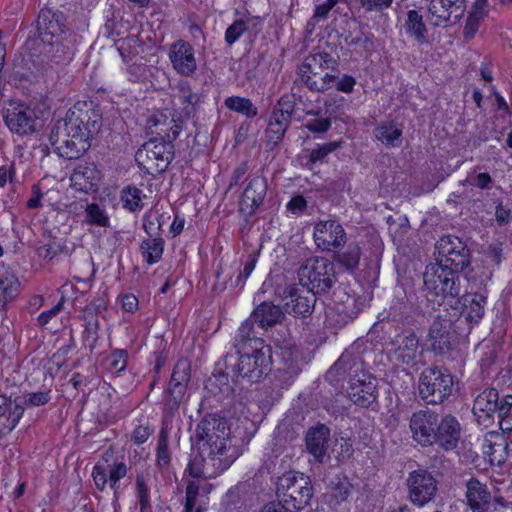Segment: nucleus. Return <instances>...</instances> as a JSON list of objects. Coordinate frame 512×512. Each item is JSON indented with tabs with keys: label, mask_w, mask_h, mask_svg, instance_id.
<instances>
[{
	"label": "nucleus",
	"mask_w": 512,
	"mask_h": 512,
	"mask_svg": "<svg viewBox=\"0 0 512 512\" xmlns=\"http://www.w3.org/2000/svg\"><path fill=\"white\" fill-rule=\"evenodd\" d=\"M144 195L142 190L135 186H127L121 192L123 208L130 212H137L143 209Z\"/></svg>",
	"instance_id": "a18cd8bd"
},
{
	"label": "nucleus",
	"mask_w": 512,
	"mask_h": 512,
	"mask_svg": "<svg viewBox=\"0 0 512 512\" xmlns=\"http://www.w3.org/2000/svg\"><path fill=\"white\" fill-rule=\"evenodd\" d=\"M23 413V405L0 395V418L3 419L2 425L7 432H11L17 426Z\"/></svg>",
	"instance_id": "f704fd0d"
},
{
	"label": "nucleus",
	"mask_w": 512,
	"mask_h": 512,
	"mask_svg": "<svg viewBox=\"0 0 512 512\" xmlns=\"http://www.w3.org/2000/svg\"><path fill=\"white\" fill-rule=\"evenodd\" d=\"M406 485L409 500L418 507H423L431 502L438 491L437 480L425 469L410 472L406 479Z\"/></svg>",
	"instance_id": "f8f14e48"
},
{
	"label": "nucleus",
	"mask_w": 512,
	"mask_h": 512,
	"mask_svg": "<svg viewBox=\"0 0 512 512\" xmlns=\"http://www.w3.org/2000/svg\"><path fill=\"white\" fill-rule=\"evenodd\" d=\"M438 262L445 267L463 271L470 264V251L466 244L456 236H443L437 243Z\"/></svg>",
	"instance_id": "ddd939ff"
},
{
	"label": "nucleus",
	"mask_w": 512,
	"mask_h": 512,
	"mask_svg": "<svg viewBox=\"0 0 512 512\" xmlns=\"http://www.w3.org/2000/svg\"><path fill=\"white\" fill-rule=\"evenodd\" d=\"M294 106L295 105L291 96L283 95L273 108L272 113H283V117L291 121V117L294 112Z\"/></svg>",
	"instance_id": "052dcab7"
},
{
	"label": "nucleus",
	"mask_w": 512,
	"mask_h": 512,
	"mask_svg": "<svg viewBox=\"0 0 512 512\" xmlns=\"http://www.w3.org/2000/svg\"><path fill=\"white\" fill-rule=\"evenodd\" d=\"M267 193V181L262 176H255L250 179L246 186L241 198V210L247 211L248 214L254 211L261 205Z\"/></svg>",
	"instance_id": "c85d7f7f"
},
{
	"label": "nucleus",
	"mask_w": 512,
	"mask_h": 512,
	"mask_svg": "<svg viewBox=\"0 0 512 512\" xmlns=\"http://www.w3.org/2000/svg\"><path fill=\"white\" fill-rule=\"evenodd\" d=\"M352 484L346 477L335 476L328 484L326 493L327 502L330 507L337 508L346 502L351 494Z\"/></svg>",
	"instance_id": "72a5a7b5"
},
{
	"label": "nucleus",
	"mask_w": 512,
	"mask_h": 512,
	"mask_svg": "<svg viewBox=\"0 0 512 512\" xmlns=\"http://www.w3.org/2000/svg\"><path fill=\"white\" fill-rule=\"evenodd\" d=\"M298 279L315 296L329 292L337 281L333 262L324 257L307 259L298 269Z\"/></svg>",
	"instance_id": "39448f33"
},
{
	"label": "nucleus",
	"mask_w": 512,
	"mask_h": 512,
	"mask_svg": "<svg viewBox=\"0 0 512 512\" xmlns=\"http://www.w3.org/2000/svg\"><path fill=\"white\" fill-rule=\"evenodd\" d=\"M501 404L502 397L498 390L494 387H485L475 395L472 412L479 424L487 425L492 421L494 414L499 413Z\"/></svg>",
	"instance_id": "4be33fe9"
},
{
	"label": "nucleus",
	"mask_w": 512,
	"mask_h": 512,
	"mask_svg": "<svg viewBox=\"0 0 512 512\" xmlns=\"http://www.w3.org/2000/svg\"><path fill=\"white\" fill-rule=\"evenodd\" d=\"M142 257L149 265L159 262L164 252V240L161 237L144 239L140 245Z\"/></svg>",
	"instance_id": "79ce46f5"
},
{
	"label": "nucleus",
	"mask_w": 512,
	"mask_h": 512,
	"mask_svg": "<svg viewBox=\"0 0 512 512\" xmlns=\"http://www.w3.org/2000/svg\"><path fill=\"white\" fill-rule=\"evenodd\" d=\"M42 63L43 66L38 70V74L43 77H51L54 66L68 64L74 56V43L72 35H64L62 38L53 39L42 43Z\"/></svg>",
	"instance_id": "9d476101"
},
{
	"label": "nucleus",
	"mask_w": 512,
	"mask_h": 512,
	"mask_svg": "<svg viewBox=\"0 0 512 512\" xmlns=\"http://www.w3.org/2000/svg\"><path fill=\"white\" fill-rule=\"evenodd\" d=\"M277 492L282 495V504L295 510L305 508L313 496L309 479L303 474L287 473L278 483Z\"/></svg>",
	"instance_id": "1a4fd4ad"
},
{
	"label": "nucleus",
	"mask_w": 512,
	"mask_h": 512,
	"mask_svg": "<svg viewBox=\"0 0 512 512\" xmlns=\"http://www.w3.org/2000/svg\"><path fill=\"white\" fill-rule=\"evenodd\" d=\"M306 447L319 463H325L329 459L328 450L331 445L330 429L320 424L312 427L306 434Z\"/></svg>",
	"instance_id": "393cba45"
},
{
	"label": "nucleus",
	"mask_w": 512,
	"mask_h": 512,
	"mask_svg": "<svg viewBox=\"0 0 512 512\" xmlns=\"http://www.w3.org/2000/svg\"><path fill=\"white\" fill-rule=\"evenodd\" d=\"M254 323L256 322L251 315L250 318L246 319L239 327L237 335L234 338V347L236 351H243L244 349L252 348L253 340H263L253 333Z\"/></svg>",
	"instance_id": "37998d69"
},
{
	"label": "nucleus",
	"mask_w": 512,
	"mask_h": 512,
	"mask_svg": "<svg viewBox=\"0 0 512 512\" xmlns=\"http://www.w3.org/2000/svg\"><path fill=\"white\" fill-rule=\"evenodd\" d=\"M461 435V426L456 417L448 414L438 420L433 443L438 444L445 451L457 447Z\"/></svg>",
	"instance_id": "a878e982"
},
{
	"label": "nucleus",
	"mask_w": 512,
	"mask_h": 512,
	"mask_svg": "<svg viewBox=\"0 0 512 512\" xmlns=\"http://www.w3.org/2000/svg\"><path fill=\"white\" fill-rule=\"evenodd\" d=\"M437 425L438 414L429 409L414 412L409 423L413 439L422 446L433 444Z\"/></svg>",
	"instance_id": "a211bd4d"
},
{
	"label": "nucleus",
	"mask_w": 512,
	"mask_h": 512,
	"mask_svg": "<svg viewBox=\"0 0 512 512\" xmlns=\"http://www.w3.org/2000/svg\"><path fill=\"white\" fill-rule=\"evenodd\" d=\"M101 120V115L94 109L74 107L53 126L49 137L51 145L59 156L78 159L90 148V139L99 132Z\"/></svg>",
	"instance_id": "f257e3e1"
},
{
	"label": "nucleus",
	"mask_w": 512,
	"mask_h": 512,
	"mask_svg": "<svg viewBox=\"0 0 512 512\" xmlns=\"http://www.w3.org/2000/svg\"><path fill=\"white\" fill-rule=\"evenodd\" d=\"M392 345V356L397 363L414 370L424 365V352L420 348L419 338L413 331L397 335Z\"/></svg>",
	"instance_id": "9b49d317"
},
{
	"label": "nucleus",
	"mask_w": 512,
	"mask_h": 512,
	"mask_svg": "<svg viewBox=\"0 0 512 512\" xmlns=\"http://www.w3.org/2000/svg\"><path fill=\"white\" fill-rule=\"evenodd\" d=\"M280 363L283 365L278 368L279 373L283 375L285 380H292L301 371L300 368V352L296 346L285 344L279 348L277 352Z\"/></svg>",
	"instance_id": "7c9ffc66"
},
{
	"label": "nucleus",
	"mask_w": 512,
	"mask_h": 512,
	"mask_svg": "<svg viewBox=\"0 0 512 512\" xmlns=\"http://www.w3.org/2000/svg\"><path fill=\"white\" fill-rule=\"evenodd\" d=\"M98 338V323L89 322L84 330L83 340L85 344L89 347L90 351H93V349L96 347Z\"/></svg>",
	"instance_id": "69168bd1"
},
{
	"label": "nucleus",
	"mask_w": 512,
	"mask_h": 512,
	"mask_svg": "<svg viewBox=\"0 0 512 512\" xmlns=\"http://www.w3.org/2000/svg\"><path fill=\"white\" fill-rule=\"evenodd\" d=\"M176 90L181 118H185V120L193 118L201 102V95L193 91L188 80H180L176 85Z\"/></svg>",
	"instance_id": "c756f323"
},
{
	"label": "nucleus",
	"mask_w": 512,
	"mask_h": 512,
	"mask_svg": "<svg viewBox=\"0 0 512 512\" xmlns=\"http://www.w3.org/2000/svg\"><path fill=\"white\" fill-rule=\"evenodd\" d=\"M136 490L140 504V512H144L150 507L149 488L144 474L136 476Z\"/></svg>",
	"instance_id": "6e6d98bb"
},
{
	"label": "nucleus",
	"mask_w": 512,
	"mask_h": 512,
	"mask_svg": "<svg viewBox=\"0 0 512 512\" xmlns=\"http://www.w3.org/2000/svg\"><path fill=\"white\" fill-rule=\"evenodd\" d=\"M507 450V444H497L490 443L488 446V450L485 451L487 456L489 457V462L491 464H501L505 461V452Z\"/></svg>",
	"instance_id": "bf43d9fd"
},
{
	"label": "nucleus",
	"mask_w": 512,
	"mask_h": 512,
	"mask_svg": "<svg viewBox=\"0 0 512 512\" xmlns=\"http://www.w3.org/2000/svg\"><path fill=\"white\" fill-rule=\"evenodd\" d=\"M205 457H207V455L199 454V457L196 456L194 459H192L189 462L187 471L189 472L190 476H192L193 478L205 477V472H204V465L206 463Z\"/></svg>",
	"instance_id": "e2e57ef3"
},
{
	"label": "nucleus",
	"mask_w": 512,
	"mask_h": 512,
	"mask_svg": "<svg viewBox=\"0 0 512 512\" xmlns=\"http://www.w3.org/2000/svg\"><path fill=\"white\" fill-rule=\"evenodd\" d=\"M224 105L229 110L242 114L247 118H254L258 114L257 107L250 99L245 97L229 96L224 100Z\"/></svg>",
	"instance_id": "c03bdc74"
},
{
	"label": "nucleus",
	"mask_w": 512,
	"mask_h": 512,
	"mask_svg": "<svg viewBox=\"0 0 512 512\" xmlns=\"http://www.w3.org/2000/svg\"><path fill=\"white\" fill-rule=\"evenodd\" d=\"M3 119L12 133L28 135L36 130L35 111L22 103L10 104L4 111Z\"/></svg>",
	"instance_id": "f3484780"
},
{
	"label": "nucleus",
	"mask_w": 512,
	"mask_h": 512,
	"mask_svg": "<svg viewBox=\"0 0 512 512\" xmlns=\"http://www.w3.org/2000/svg\"><path fill=\"white\" fill-rule=\"evenodd\" d=\"M65 16L60 11L44 8L38 16L37 28L42 43L64 37Z\"/></svg>",
	"instance_id": "b1692460"
},
{
	"label": "nucleus",
	"mask_w": 512,
	"mask_h": 512,
	"mask_svg": "<svg viewBox=\"0 0 512 512\" xmlns=\"http://www.w3.org/2000/svg\"><path fill=\"white\" fill-rule=\"evenodd\" d=\"M339 148L338 142L326 143L309 152V164L323 163L327 156Z\"/></svg>",
	"instance_id": "5fc2aeb1"
},
{
	"label": "nucleus",
	"mask_w": 512,
	"mask_h": 512,
	"mask_svg": "<svg viewBox=\"0 0 512 512\" xmlns=\"http://www.w3.org/2000/svg\"><path fill=\"white\" fill-rule=\"evenodd\" d=\"M459 302L464 307L467 320L474 324L479 323L485 312L486 297L480 293L465 294L460 297Z\"/></svg>",
	"instance_id": "4c0bfd02"
},
{
	"label": "nucleus",
	"mask_w": 512,
	"mask_h": 512,
	"mask_svg": "<svg viewBox=\"0 0 512 512\" xmlns=\"http://www.w3.org/2000/svg\"><path fill=\"white\" fill-rule=\"evenodd\" d=\"M252 318L261 328H268L281 323L284 319V312L272 302H262L254 309Z\"/></svg>",
	"instance_id": "473e14b6"
},
{
	"label": "nucleus",
	"mask_w": 512,
	"mask_h": 512,
	"mask_svg": "<svg viewBox=\"0 0 512 512\" xmlns=\"http://www.w3.org/2000/svg\"><path fill=\"white\" fill-rule=\"evenodd\" d=\"M253 341L252 348L237 351L239 357L236 362L233 355H227L225 357L226 372L214 375L208 380L207 387L215 396L228 398L234 394L235 389L228 382L229 375L235 383L240 380L258 382L270 369V347L265 345L264 340Z\"/></svg>",
	"instance_id": "f03ea898"
},
{
	"label": "nucleus",
	"mask_w": 512,
	"mask_h": 512,
	"mask_svg": "<svg viewBox=\"0 0 512 512\" xmlns=\"http://www.w3.org/2000/svg\"><path fill=\"white\" fill-rule=\"evenodd\" d=\"M360 258L361 248L357 243H350L344 251L337 250L333 256V260L350 273L357 270Z\"/></svg>",
	"instance_id": "a19ab883"
},
{
	"label": "nucleus",
	"mask_w": 512,
	"mask_h": 512,
	"mask_svg": "<svg viewBox=\"0 0 512 512\" xmlns=\"http://www.w3.org/2000/svg\"><path fill=\"white\" fill-rule=\"evenodd\" d=\"M168 57L172 68L181 76H192L197 69L194 48L185 40H177L169 47Z\"/></svg>",
	"instance_id": "412c9836"
},
{
	"label": "nucleus",
	"mask_w": 512,
	"mask_h": 512,
	"mask_svg": "<svg viewBox=\"0 0 512 512\" xmlns=\"http://www.w3.org/2000/svg\"><path fill=\"white\" fill-rule=\"evenodd\" d=\"M189 371V364L185 361L178 362L174 367L168 388L164 395L165 406L171 412L178 410L180 404L185 399L187 385L190 381Z\"/></svg>",
	"instance_id": "dca6fc26"
},
{
	"label": "nucleus",
	"mask_w": 512,
	"mask_h": 512,
	"mask_svg": "<svg viewBox=\"0 0 512 512\" xmlns=\"http://www.w3.org/2000/svg\"><path fill=\"white\" fill-rule=\"evenodd\" d=\"M367 373L360 353L350 348L345 350L327 371L326 378L336 384L345 379H348V383H350L351 378H358Z\"/></svg>",
	"instance_id": "4468645a"
},
{
	"label": "nucleus",
	"mask_w": 512,
	"mask_h": 512,
	"mask_svg": "<svg viewBox=\"0 0 512 512\" xmlns=\"http://www.w3.org/2000/svg\"><path fill=\"white\" fill-rule=\"evenodd\" d=\"M338 61L329 52L314 49L298 67L300 82L312 92H324L333 87L336 75L329 70H336Z\"/></svg>",
	"instance_id": "20e7f679"
},
{
	"label": "nucleus",
	"mask_w": 512,
	"mask_h": 512,
	"mask_svg": "<svg viewBox=\"0 0 512 512\" xmlns=\"http://www.w3.org/2000/svg\"><path fill=\"white\" fill-rule=\"evenodd\" d=\"M86 222L100 227L109 226V217L106 211L96 203L88 204L85 210Z\"/></svg>",
	"instance_id": "09e8293b"
},
{
	"label": "nucleus",
	"mask_w": 512,
	"mask_h": 512,
	"mask_svg": "<svg viewBox=\"0 0 512 512\" xmlns=\"http://www.w3.org/2000/svg\"><path fill=\"white\" fill-rule=\"evenodd\" d=\"M453 385V376L446 369L429 367L419 377V395L429 404H440L452 394Z\"/></svg>",
	"instance_id": "6e6552de"
},
{
	"label": "nucleus",
	"mask_w": 512,
	"mask_h": 512,
	"mask_svg": "<svg viewBox=\"0 0 512 512\" xmlns=\"http://www.w3.org/2000/svg\"><path fill=\"white\" fill-rule=\"evenodd\" d=\"M174 158V144L164 139H150L138 149L135 160L139 168L150 175L167 170Z\"/></svg>",
	"instance_id": "0eeeda50"
},
{
	"label": "nucleus",
	"mask_w": 512,
	"mask_h": 512,
	"mask_svg": "<svg viewBox=\"0 0 512 512\" xmlns=\"http://www.w3.org/2000/svg\"><path fill=\"white\" fill-rule=\"evenodd\" d=\"M128 468L124 462L115 463L109 471V484L113 490L117 489L120 479L127 475Z\"/></svg>",
	"instance_id": "680f3d73"
},
{
	"label": "nucleus",
	"mask_w": 512,
	"mask_h": 512,
	"mask_svg": "<svg viewBox=\"0 0 512 512\" xmlns=\"http://www.w3.org/2000/svg\"><path fill=\"white\" fill-rule=\"evenodd\" d=\"M191 444L199 454L207 455L212 466L227 469L236 459L235 448L230 445V428L224 417L205 415L191 435Z\"/></svg>",
	"instance_id": "7ed1b4c3"
},
{
	"label": "nucleus",
	"mask_w": 512,
	"mask_h": 512,
	"mask_svg": "<svg viewBox=\"0 0 512 512\" xmlns=\"http://www.w3.org/2000/svg\"><path fill=\"white\" fill-rule=\"evenodd\" d=\"M305 127L312 133H324L331 127L330 118H317L309 120Z\"/></svg>",
	"instance_id": "774afa93"
},
{
	"label": "nucleus",
	"mask_w": 512,
	"mask_h": 512,
	"mask_svg": "<svg viewBox=\"0 0 512 512\" xmlns=\"http://www.w3.org/2000/svg\"><path fill=\"white\" fill-rule=\"evenodd\" d=\"M50 399V390L31 392L24 394L23 404L26 407H39L47 404Z\"/></svg>",
	"instance_id": "4d7b16f0"
},
{
	"label": "nucleus",
	"mask_w": 512,
	"mask_h": 512,
	"mask_svg": "<svg viewBox=\"0 0 512 512\" xmlns=\"http://www.w3.org/2000/svg\"><path fill=\"white\" fill-rule=\"evenodd\" d=\"M483 19V12L479 10L477 7L476 9L471 12L466 20V24L464 27V34L467 36L468 39L474 37L475 33L479 29V25L481 20Z\"/></svg>",
	"instance_id": "13d9d810"
},
{
	"label": "nucleus",
	"mask_w": 512,
	"mask_h": 512,
	"mask_svg": "<svg viewBox=\"0 0 512 512\" xmlns=\"http://www.w3.org/2000/svg\"><path fill=\"white\" fill-rule=\"evenodd\" d=\"M97 174L98 171L95 167L79 166L77 167L71 177V186L77 191L89 193L97 189Z\"/></svg>",
	"instance_id": "c9c22d12"
},
{
	"label": "nucleus",
	"mask_w": 512,
	"mask_h": 512,
	"mask_svg": "<svg viewBox=\"0 0 512 512\" xmlns=\"http://www.w3.org/2000/svg\"><path fill=\"white\" fill-rule=\"evenodd\" d=\"M313 238L322 251L336 252L346 243V232L336 220H322L315 224Z\"/></svg>",
	"instance_id": "2eb2a0df"
},
{
	"label": "nucleus",
	"mask_w": 512,
	"mask_h": 512,
	"mask_svg": "<svg viewBox=\"0 0 512 512\" xmlns=\"http://www.w3.org/2000/svg\"><path fill=\"white\" fill-rule=\"evenodd\" d=\"M402 125L395 122H385L378 125L374 134L377 140L381 141L387 147H397L402 141Z\"/></svg>",
	"instance_id": "58836bf2"
},
{
	"label": "nucleus",
	"mask_w": 512,
	"mask_h": 512,
	"mask_svg": "<svg viewBox=\"0 0 512 512\" xmlns=\"http://www.w3.org/2000/svg\"><path fill=\"white\" fill-rule=\"evenodd\" d=\"M248 29V23L244 19H236L225 31V43L232 46Z\"/></svg>",
	"instance_id": "864d4df0"
},
{
	"label": "nucleus",
	"mask_w": 512,
	"mask_h": 512,
	"mask_svg": "<svg viewBox=\"0 0 512 512\" xmlns=\"http://www.w3.org/2000/svg\"><path fill=\"white\" fill-rule=\"evenodd\" d=\"M499 419V427L503 433L512 432V394L502 396V404L497 414Z\"/></svg>",
	"instance_id": "49530a36"
},
{
	"label": "nucleus",
	"mask_w": 512,
	"mask_h": 512,
	"mask_svg": "<svg viewBox=\"0 0 512 512\" xmlns=\"http://www.w3.org/2000/svg\"><path fill=\"white\" fill-rule=\"evenodd\" d=\"M199 485L196 481H190L186 487V502L184 512H204V508L197 504Z\"/></svg>",
	"instance_id": "603ef678"
},
{
	"label": "nucleus",
	"mask_w": 512,
	"mask_h": 512,
	"mask_svg": "<svg viewBox=\"0 0 512 512\" xmlns=\"http://www.w3.org/2000/svg\"><path fill=\"white\" fill-rule=\"evenodd\" d=\"M405 32L420 44H428L427 28L423 21L422 15L416 10H409L407 12V19L404 23Z\"/></svg>",
	"instance_id": "ea45409f"
},
{
	"label": "nucleus",
	"mask_w": 512,
	"mask_h": 512,
	"mask_svg": "<svg viewBox=\"0 0 512 512\" xmlns=\"http://www.w3.org/2000/svg\"><path fill=\"white\" fill-rule=\"evenodd\" d=\"M451 322L448 319L436 318L429 328L428 342L431 350L444 355L451 350Z\"/></svg>",
	"instance_id": "cd10ccee"
},
{
	"label": "nucleus",
	"mask_w": 512,
	"mask_h": 512,
	"mask_svg": "<svg viewBox=\"0 0 512 512\" xmlns=\"http://www.w3.org/2000/svg\"><path fill=\"white\" fill-rule=\"evenodd\" d=\"M393 0H360L361 7L366 12H382L392 5Z\"/></svg>",
	"instance_id": "338daca9"
},
{
	"label": "nucleus",
	"mask_w": 512,
	"mask_h": 512,
	"mask_svg": "<svg viewBox=\"0 0 512 512\" xmlns=\"http://www.w3.org/2000/svg\"><path fill=\"white\" fill-rule=\"evenodd\" d=\"M423 281L428 295L437 298L438 302L460 297L459 271L455 268L445 267L438 261L431 263L425 269Z\"/></svg>",
	"instance_id": "423d86ee"
},
{
	"label": "nucleus",
	"mask_w": 512,
	"mask_h": 512,
	"mask_svg": "<svg viewBox=\"0 0 512 512\" xmlns=\"http://www.w3.org/2000/svg\"><path fill=\"white\" fill-rule=\"evenodd\" d=\"M291 121L283 117V113H272L265 130L266 147L273 150L283 139Z\"/></svg>",
	"instance_id": "2f4dec72"
},
{
	"label": "nucleus",
	"mask_w": 512,
	"mask_h": 512,
	"mask_svg": "<svg viewBox=\"0 0 512 512\" xmlns=\"http://www.w3.org/2000/svg\"><path fill=\"white\" fill-rule=\"evenodd\" d=\"M128 352L124 349L114 350L106 359L107 369L111 373H120L127 366Z\"/></svg>",
	"instance_id": "8fccbe9b"
},
{
	"label": "nucleus",
	"mask_w": 512,
	"mask_h": 512,
	"mask_svg": "<svg viewBox=\"0 0 512 512\" xmlns=\"http://www.w3.org/2000/svg\"><path fill=\"white\" fill-rule=\"evenodd\" d=\"M185 118H181V115L176 120L174 118L168 121V126L166 128L161 127L156 131V135L160 136L161 139H164L166 142L173 143V141L179 136L180 131L182 130V122Z\"/></svg>",
	"instance_id": "3c124183"
},
{
	"label": "nucleus",
	"mask_w": 512,
	"mask_h": 512,
	"mask_svg": "<svg viewBox=\"0 0 512 512\" xmlns=\"http://www.w3.org/2000/svg\"><path fill=\"white\" fill-rule=\"evenodd\" d=\"M347 394L357 406L369 408L377 400V380L370 373L362 374L358 378H351Z\"/></svg>",
	"instance_id": "6ab92c4d"
},
{
	"label": "nucleus",
	"mask_w": 512,
	"mask_h": 512,
	"mask_svg": "<svg viewBox=\"0 0 512 512\" xmlns=\"http://www.w3.org/2000/svg\"><path fill=\"white\" fill-rule=\"evenodd\" d=\"M169 117L162 113L156 112L152 114L147 120V128L151 130L152 134H156V131L161 127L166 128L168 126Z\"/></svg>",
	"instance_id": "0e129e2a"
},
{
	"label": "nucleus",
	"mask_w": 512,
	"mask_h": 512,
	"mask_svg": "<svg viewBox=\"0 0 512 512\" xmlns=\"http://www.w3.org/2000/svg\"><path fill=\"white\" fill-rule=\"evenodd\" d=\"M168 427L163 424L158 437V444L156 450L157 465L161 468L167 467L170 463V453L168 450Z\"/></svg>",
	"instance_id": "de8ad7c7"
},
{
	"label": "nucleus",
	"mask_w": 512,
	"mask_h": 512,
	"mask_svg": "<svg viewBox=\"0 0 512 512\" xmlns=\"http://www.w3.org/2000/svg\"><path fill=\"white\" fill-rule=\"evenodd\" d=\"M467 505L472 512H488L491 507L492 495L485 483L475 477L466 482Z\"/></svg>",
	"instance_id": "bb28decb"
},
{
	"label": "nucleus",
	"mask_w": 512,
	"mask_h": 512,
	"mask_svg": "<svg viewBox=\"0 0 512 512\" xmlns=\"http://www.w3.org/2000/svg\"><path fill=\"white\" fill-rule=\"evenodd\" d=\"M465 10V0H431L430 21L434 26H441L449 21L456 23L462 18Z\"/></svg>",
	"instance_id": "5701e85b"
},
{
	"label": "nucleus",
	"mask_w": 512,
	"mask_h": 512,
	"mask_svg": "<svg viewBox=\"0 0 512 512\" xmlns=\"http://www.w3.org/2000/svg\"><path fill=\"white\" fill-rule=\"evenodd\" d=\"M20 292L18 278L9 271L0 273V312H5L8 303L14 301Z\"/></svg>",
	"instance_id": "e433bc0d"
},
{
	"label": "nucleus",
	"mask_w": 512,
	"mask_h": 512,
	"mask_svg": "<svg viewBox=\"0 0 512 512\" xmlns=\"http://www.w3.org/2000/svg\"><path fill=\"white\" fill-rule=\"evenodd\" d=\"M281 297L285 312L295 317L310 315L316 303L313 293L299 290L295 286H287Z\"/></svg>",
	"instance_id": "aec40b11"
}]
</instances>
